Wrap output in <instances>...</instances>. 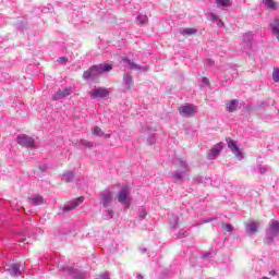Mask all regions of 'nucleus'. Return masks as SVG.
Masks as SVG:
<instances>
[{"label":"nucleus","mask_w":279,"mask_h":279,"mask_svg":"<svg viewBox=\"0 0 279 279\" xmlns=\"http://www.w3.org/2000/svg\"><path fill=\"white\" fill-rule=\"evenodd\" d=\"M136 21L140 25H145L146 23H149V17H147V15H137Z\"/></svg>","instance_id":"aec40b11"},{"label":"nucleus","mask_w":279,"mask_h":279,"mask_svg":"<svg viewBox=\"0 0 279 279\" xmlns=\"http://www.w3.org/2000/svg\"><path fill=\"white\" fill-rule=\"evenodd\" d=\"M93 76H97V69H95V65L90 66L82 75L83 80H90Z\"/></svg>","instance_id":"f8f14e48"},{"label":"nucleus","mask_w":279,"mask_h":279,"mask_svg":"<svg viewBox=\"0 0 279 279\" xmlns=\"http://www.w3.org/2000/svg\"><path fill=\"white\" fill-rule=\"evenodd\" d=\"M271 27H277V29H279V19H275L274 25H271Z\"/></svg>","instance_id":"473e14b6"},{"label":"nucleus","mask_w":279,"mask_h":279,"mask_svg":"<svg viewBox=\"0 0 279 279\" xmlns=\"http://www.w3.org/2000/svg\"><path fill=\"white\" fill-rule=\"evenodd\" d=\"M116 199H118L119 204H130V202H132V198L130 197V187L123 186L116 195Z\"/></svg>","instance_id":"f257e3e1"},{"label":"nucleus","mask_w":279,"mask_h":279,"mask_svg":"<svg viewBox=\"0 0 279 279\" xmlns=\"http://www.w3.org/2000/svg\"><path fill=\"white\" fill-rule=\"evenodd\" d=\"M221 149H223V144L220 142L207 153V158L209 160H215V158H217V155L221 154Z\"/></svg>","instance_id":"20e7f679"},{"label":"nucleus","mask_w":279,"mask_h":279,"mask_svg":"<svg viewBox=\"0 0 279 279\" xmlns=\"http://www.w3.org/2000/svg\"><path fill=\"white\" fill-rule=\"evenodd\" d=\"M279 234V222L276 220H272L270 222V236H278Z\"/></svg>","instance_id":"ddd939ff"},{"label":"nucleus","mask_w":279,"mask_h":279,"mask_svg":"<svg viewBox=\"0 0 279 279\" xmlns=\"http://www.w3.org/2000/svg\"><path fill=\"white\" fill-rule=\"evenodd\" d=\"M71 95V88H64V89H59L53 96H52V101H58L60 99H64Z\"/></svg>","instance_id":"39448f33"},{"label":"nucleus","mask_w":279,"mask_h":279,"mask_svg":"<svg viewBox=\"0 0 279 279\" xmlns=\"http://www.w3.org/2000/svg\"><path fill=\"white\" fill-rule=\"evenodd\" d=\"M258 226H260L259 222H252V223L247 227V232H248V234H254V233L258 232Z\"/></svg>","instance_id":"a211bd4d"},{"label":"nucleus","mask_w":279,"mask_h":279,"mask_svg":"<svg viewBox=\"0 0 279 279\" xmlns=\"http://www.w3.org/2000/svg\"><path fill=\"white\" fill-rule=\"evenodd\" d=\"M107 95H109L108 89L99 87L93 90L92 99H104Z\"/></svg>","instance_id":"423d86ee"},{"label":"nucleus","mask_w":279,"mask_h":279,"mask_svg":"<svg viewBox=\"0 0 279 279\" xmlns=\"http://www.w3.org/2000/svg\"><path fill=\"white\" fill-rule=\"evenodd\" d=\"M270 29L272 31V34L275 35V38L279 40V28L278 26H270Z\"/></svg>","instance_id":"b1692460"},{"label":"nucleus","mask_w":279,"mask_h":279,"mask_svg":"<svg viewBox=\"0 0 279 279\" xmlns=\"http://www.w3.org/2000/svg\"><path fill=\"white\" fill-rule=\"evenodd\" d=\"M221 227L223 228L225 232H232L234 227L230 223L221 222Z\"/></svg>","instance_id":"412c9836"},{"label":"nucleus","mask_w":279,"mask_h":279,"mask_svg":"<svg viewBox=\"0 0 279 279\" xmlns=\"http://www.w3.org/2000/svg\"><path fill=\"white\" fill-rule=\"evenodd\" d=\"M179 112L181 117H193V114L197 112V106L190 104V105L180 107Z\"/></svg>","instance_id":"f03ea898"},{"label":"nucleus","mask_w":279,"mask_h":279,"mask_svg":"<svg viewBox=\"0 0 279 279\" xmlns=\"http://www.w3.org/2000/svg\"><path fill=\"white\" fill-rule=\"evenodd\" d=\"M263 3L269 10H278L279 8V4H277L274 0H264Z\"/></svg>","instance_id":"f3484780"},{"label":"nucleus","mask_w":279,"mask_h":279,"mask_svg":"<svg viewBox=\"0 0 279 279\" xmlns=\"http://www.w3.org/2000/svg\"><path fill=\"white\" fill-rule=\"evenodd\" d=\"M211 21H214V23H217V21H219V16H217L215 13H211Z\"/></svg>","instance_id":"2f4dec72"},{"label":"nucleus","mask_w":279,"mask_h":279,"mask_svg":"<svg viewBox=\"0 0 279 279\" xmlns=\"http://www.w3.org/2000/svg\"><path fill=\"white\" fill-rule=\"evenodd\" d=\"M270 275H271V276H275V275H276V271H271Z\"/></svg>","instance_id":"c9c22d12"},{"label":"nucleus","mask_w":279,"mask_h":279,"mask_svg":"<svg viewBox=\"0 0 279 279\" xmlns=\"http://www.w3.org/2000/svg\"><path fill=\"white\" fill-rule=\"evenodd\" d=\"M123 80L128 90H130L134 84V81L132 80V74H124Z\"/></svg>","instance_id":"4468645a"},{"label":"nucleus","mask_w":279,"mask_h":279,"mask_svg":"<svg viewBox=\"0 0 279 279\" xmlns=\"http://www.w3.org/2000/svg\"><path fill=\"white\" fill-rule=\"evenodd\" d=\"M84 202V197H78L76 199L73 201L72 205H65L63 207L64 213H69L71 210H75V208H77V206H80V204H82Z\"/></svg>","instance_id":"0eeeda50"},{"label":"nucleus","mask_w":279,"mask_h":279,"mask_svg":"<svg viewBox=\"0 0 279 279\" xmlns=\"http://www.w3.org/2000/svg\"><path fill=\"white\" fill-rule=\"evenodd\" d=\"M129 66L130 69H132L133 71H138V65L130 60H128Z\"/></svg>","instance_id":"393cba45"},{"label":"nucleus","mask_w":279,"mask_h":279,"mask_svg":"<svg viewBox=\"0 0 279 279\" xmlns=\"http://www.w3.org/2000/svg\"><path fill=\"white\" fill-rule=\"evenodd\" d=\"M182 36H193V34H197L196 28H184L181 31Z\"/></svg>","instance_id":"6ab92c4d"},{"label":"nucleus","mask_w":279,"mask_h":279,"mask_svg":"<svg viewBox=\"0 0 279 279\" xmlns=\"http://www.w3.org/2000/svg\"><path fill=\"white\" fill-rule=\"evenodd\" d=\"M92 134L94 136H104V131H101V128L95 126L94 130L92 131Z\"/></svg>","instance_id":"4be33fe9"},{"label":"nucleus","mask_w":279,"mask_h":279,"mask_svg":"<svg viewBox=\"0 0 279 279\" xmlns=\"http://www.w3.org/2000/svg\"><path fill=\"white\" fill-rule=\"evenodd\" d=\"M228 147H229V149H231V151L234 149V148H236L238 146H236V143H234V141H232V140H229L228 141Z\"/></svg>","instance_id":"bb28decb"},{"label":"nucleus","mask_w":279,"mask_h":279,"mask_svg":"<svg viewBox=\"0 0 279 279\" xmlns=\"http://www.w3.org/2000/svg\"><path fill=\"white\" fill-rule=\"evenodd\" d=\"M174 178H175L177 180H182V174H174Z\"/></svg>","instance_id":"72a5a7b5"},{"label":"nucleus","mask_w":279,"mask_h":279,"mask_svg":"<svg viewBox=\"0 0 279 279\" xmlns=\"http://www.w3.org/2000/svg\"><path fill=\"white\" fill-rule=\"evenodd\" d=\"M58 62L66 63V62H69V59H68L66 57H60V58L58 59Z\"/></svg>","instance_id":"7c9ffc66"},{"label":"nucleus","mask_w":279,"mask_h":279,"mask_svg":"<svg viewBox=\"0 0 279 279\" xmlns=\"http://www.w3.org/2000/svg\"><path fill=\"white\" fill-rule=\"evenodd\" d=\"M217 8H232L231 0H216Z\"/></svg>","instance_id":"2eb2a0df"},{"label":"nucleus","mask_w":279,"mask_h":279,"mask_svg":"<svg viewBox=\"0 0 279 279\" xmlns=\"http://www.w3.org/2000/svg\"><path fill=\"white\" fill-rule=\"evenodd\" d=\"M231 151H232V154H234V156H236V158H239V160H241V158H243V155L241 154L239 146L236 148H233Z\"/></svg>","instance_id":"5701e85b"},{"label":"nucleus","mask_w":279,"mask_h":279,"mask_svg":"<svg viewBox=\"0 0 279 279\" xmlns=\"http://www.w3.org/2000/svg\"><path fill=\"white\" fill-rule=\"evenodd\" d=\"M228 147H229V149H231V151L234 149V148H236L238 146H236V143H234V141H232V140H229L228 141Z\"/></svg>","instance_id":"cd10ccee"},{"label":"nucleus","mask_w":279,"mask_h":279,"mask_svg":"<svg viewBox=\"0 0 279 279\" xmlns=\"http://www.w3.org/2000/svg\"><path fill=\"white\" fill-rule=\"evenodd\" d=\"M32 203L35 205V206H43V204H45V198L40 195H34L32 197Z\"/></svg>","instance_id":"dca6fc26"},{"label":"nucleus","mask_w":279,"mask_h":279,"mask_svg":"<svg viewBox=\"0 0 279 279\" xmlns=\"http://www.w3.org/2000/svg\"><path fill=\"white\" fill-rule=\"evenodd\" d=\"M262 279H269V277H263Z\"/></svg>","instance_id":"e433bc0d"},{"label":"nucleus","mask_w":279,"mask_h":279,"mask_svg":"<svg viewBox=\"0 0 279 279\" xmlns=\"http://www.w3.org/2000/svg\"><path fill=\"white\" fill-rule=\"evenodd\" d=\"M272 78H274V82H279V70L278 69L274 70Z\"/></svg>","instance_id":"a878e982"},{"label":"nucleus","mask_w":279,"mask_h":279,"mask_svg":"<svg viewBox=\"0 0 279 279\" xmlns=\"http://www.w3.org/2000/svg\"><path fill=\"white\" fill-rule=\"evenodd\" d=\"M7 271L10 274V276H13V277L21 276V268L20 266H17V264L8 265Z\"/></svg>","instance_id":"6e6552de"},{"label":"nucleus","mask_w":279,"mask_h":279,"mask_svg":"<svg viewBox=\"0 0 279 279\" xmlns=\"http://www.w3.org/2000/svg\"><path fill=\"white\" fill-rule=\"evenodd\" d=\"M17 143L22 145V147H34V138L25 134L17 137Z\"/></svg>","instance_id":"7ed1b4c3"},{"label":"nucleus","mask_w":279,"mask_h":279,"mask_svg":"<svg viewBox=\"0 0 279 279\" xmlns=\"http://www.w3.org/2000/svg\"><path fill=\"white\" fill-rule=\"evenodd\" d=\"M266 243H267L268 245H271V243H274V238H271L270 235H267V236H266Z\"/></svg>","instance_id":"c756f323"},{"label":"nucleus","mask_w":279,"mask_h":279,"mask_svg":"<svg viewBox=\"0 0 279 279\" xmlns=\"http://www.w3.org/2000/svg\"><path fill=\"white\" fill-rule=\"evenodd\" d=\"M101 279H110V277L108 275H101Z\"/></svg>","instance_id":"f704fd0d"},{"label":"nucleus","mask_w":279,"mask_h":279,"mask_svg":"<svg viewBox=\"0 0 279 279\" xmlns=\"http://www.w3.org/2000/svg\"><path fill=\"white\" fill-rule=\"evenodd\" d=\"M227 110L228 112H236L239 110V100L238 99H232L229 102H227Z\"/></svg>","instance_id":"9b49d317"},{"label":"nucleus","mask_w":279,"mask_h":279,"mask_svg":"<svg viewBox=\"0 0 279 279\" xmlns=\"http://www.w3.org/2000/svg\"><path fill=\"white\" fill-rule=\"evenodd\" d=\"M81 145H85V147H93V143L86 142L84 140L81 141Z\"/></svg>","instance_id":"c85d7f7f"},{"label":"nucleus","mask_w":279,"mask_h":279,"mask_svg":"<svg viewBox=\"0 0 279 279\" xmlns=\"http://www.w3.org/2000/svg\"><path fill=\"white\" fill-rule=\"evenodd\" d=\"M112 199H113L112 192L102 194L101 203H102L104 208H108L110 206V204H112Z\"/></svg>","instance_id":"9d476101"},{"label":"nucleus","mask_w":279,"mask_h":279,"mask_svg":"<svg viewBox=\"0 0 279 279\" xmlns=\"http://www.w3.org/2000/svg\"><path fill=\"white\" fill-rule=\"evenodd\" d=\"M95 69H96V74L101 75L102 73H108L112 69V65L108 63L98 64V65H95Z\"/></svg>","instance_id":"1a4fd4ad"}]
</instances>
